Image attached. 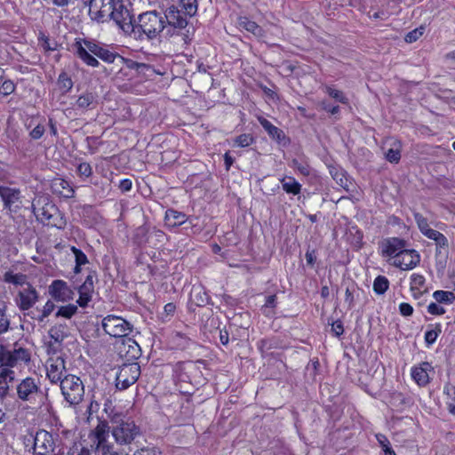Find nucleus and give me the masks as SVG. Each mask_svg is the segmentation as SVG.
I'll list each match as a JSON object with an SVG mask.
<instances>
[{"mask_svg":"<svg viewBox=\"0 0 455 455\" xmlns=\"http://www.w3.org/2000/svg\"><path fill=\"white\" fill-rule=\"evenodd\" d=\"M389 287V282L384 275H379L373 282V291L377 294H384Z\"/></svg>","mask_w":455,"mask_h":455,"instance_id":"obj_37","label":"nucleus"},{"mask_svg":"<svg viewBox=\"0 0 455 455\" xmlns=\"http://www.w3.org/2000/svg\"><path fill=\"white\" fill-rule=\"evenodd\" d=\"M55 308V305L54 303L52 301V300H48L43 309H42V312L41 313H38L37 315L36 316H33V318H35L36 320H37L38 322H44V319L46 317H48L52 313V311L54 310Z\"/></svg>","mask_w":455,"mask_h":455,"instance_id":"obj_43","label":"nucleus"},{"mask_svg":"<svg viewBox=\"0 0 455 455\" xmlns=\"http://www.w3.org/2000/svg\"><path fill=\"white\" fill-rule=\"evenodd\" d=\"M355 291V288L354 286L347 287L346 289V297H345V302L348 305V308H352L355 305V297L354 292Z\"/></svg>","mask_w":455,"mask_h":455,"instance_id":"obj_57","label":"nucleus"},{"mask_svg":"<svg viewBox=\"0 0 455 455\" xmlns=\"http://www.w3.org/2000/svg\"><path fill=\"white\" fill-rule=\"evenodd\" d=\"M49 335L54 341L61 342L68 336V328L65 324L55 325L50 329Z\"/></svg>","mask_w":455,"mask_h":455,"instance_id":"obj_31","label":"nucleus"},{"mask_svg":"<svg viewBox=\"0 0 455 455\" xmlns=\"http://www.w3.org/2000/svg\"><path fill=\"white\" fill-rule=\"evenodd\" d=\"M109 437V427L106 422H100L90 434L92 447L94 448L95 455H128L119 454L114 451V447L108 441Z\"/></svg>","mask_w":455,"mask_h":455,"instance_id":"obj_6","label":"nucleus"},{"mask_svg":"<svg viewBox=\"0 0 455 455\" xmlns=\"http://www.w3.org/2000/svg\"><path fill=\"white\" fill-rule=\"evenodd\" d=\"M253 142V138L251 134L243 133L235 138V143L241 147L245 148L250 146Z\"/></svg>","mask_w":455,"mask_h":455,"instance_id":"obj_49","label":"nucleus"},{"mask_svg":"<svg viewBox=\"0 0 455 455\" xmlns=\"http://www.w3.org/2000/svg\"><path fill=\"white\" fill-rule=\"evenodd\" d=\"M97 57L107 63H114L116 60H118L120 63L124 61V59L121 55L116 52H110L106 47L101 50Z\"/></svg>","mask_w":455,"mask_h":455,"instance_id":"obj_32","label":"nucleus"},{"mask_svg":"<svg viewBox=\"0 0 455 455\" xmlns=\"http://www.w3.org/2000/svg\"><path fill=\"white\" fill-rule=\"evenodd\" d=\"M77 173L80 177L89 178L92 173V166L89 163H81L77 166Z\"/></svg>","mask_w":455,"mask_h":455,"instance_id":"obj_53","label":"nucleus"},{"mask_svg":"<svg viewBox=\"0 0 455 455\" xmlns=\"http://www.w3.org/2000/svg\"><path fill=\"white\" fill-rule=\"evenodd\" d=\"M237 25L240 28L245 29L258 37L263 36L262 28L256 22L249 20L247 17H240L238 19Z\"/></svg>","mask_w":455,"mask_h":455,"instance_id":"obj_28","label":"nucleus"},{"mask_svg":"<svg viewBox=\"0 0 455 455\" xmlns=\"http://www.w3.org/2000/svg\"><path fill=\"white\" fill-rule=\"evenodd\" d=\"M39 299L38 292L31 285L20 291L16 297L17 307L21 311H26L33 307Z\"/></svg>","mask_w":455,"mask_h":455,"instance_id":"obj_18","label":"nucleus"},{"mask_svg":"<svg viewBox=\"0 0 455 455\" xmlns=\"http://www.w3.org/2000/svg\"><path fill=\"white\" fill-rule=\"evenodd\" d=\"M52 191L65 198H72L75 196V190L69 182L62 178H55L51 183Z\"/></svg>","mask_w":455,"mask_h":455,"instance_id":"obj_22","label":"nucleus"},{"mask_svg":"<svg viewBox=\"0 0 455 455\" xmlns=\"http://www.w3.org/2000/svg\"><path fill=\"white\" fill-rule=\"evenodd\" d=\"M164 17H165L163 19L164 29L167 28L168 35L180 36L185 43L190 40L188 36L189 29H186L188 20L181 11L172 6L164 13Z\"/></svg>","mask_w":455,"mask_h":455,"instance_id":"obj_4","label":"nucleus"},{"mask_svg":"<svg viewBox=\"0 0 455 455\" xmlns=\"http://www.w3.org/2000/svg\"><path fill=\"white\" fill-rule=\"evenodd\" d=\"M186 14L193 16L196 13L198 8V0H180Z\"/></svg>","mask_w":455,"mask_h":455,"instance_id":"obj_44","label":"nucleus"},{"mask_svg":"<svg viewBox=\"0 0 455 455\" xmlns=\"http://www.w3.org/2000/svg\"><path fill=\"white\" fill-rule=\"evenodd\" d=\"M395 148H389L386 153V158L390 163H398L401 158L400 143H395Z\"/></svg>","mask_w":455,"mask_h":455,"instance_id":"obj_45","label":"nucleus"},{"mask_svg":"<svg viewBox=\"0 0 455 455\" xmlns=\"http://www.w3.org/2000/svg\"><path fill=\"white\" fill-rule=\"evenodd\" d=\"M331 174L332 178L336 180L337 184H339L347 191L350 190V186L352 185V182L342 171H335L334 172L331 171Z\"/></svg>","mask_w":455,"mask_h":455,"instance_id":"obj_35","label":"nucleus"},{"mask_svg":"<svg viewBox=\"0 0 455 455\" xmlns=\"http://www.w3.org/2000/svg\"><path fill=\"white\" fill-rule=\"evenodd\" d=\"M102 327L111 337L127 336L132 331V324L124 318L116 315H107L102 320Z\"/></svg>","mask_w":455,"mask_h":455,"instance_id":"obj_7","label":"nucleus"},{"mask_svg":"<svg viewBox=\"0 0 455 455\" xmlns=\"http://www.w3.org/2000/svg\"><path fill=\"white\" fill-rule=\"evenodd\" d=\"M441 332L440 328L432 329L427 331L425 333V341L427 345H432L435 342L439 333Z\"/></svg>","mask_w":455,"mask_h":455,"instance_id":"obj_54","label":"nucleus"},{"mask_svg":"<svg viewBox=\"0 0 455 455\" xmlns=\"http://www.w3.org/2000/svg\"><path fill=\"white\" fill-rule=\"evenodd\" d=\"M97 392H95L93 395H92V401L87 408V412L90 415H92L93 412H97L99 408H100V403L99 401L97 400Z\"/></svg>","mask_w":455,"mask_h":455,"instance_id":"obj_59","label":"nucleus"},{"mask_svg":"<svg viewBox=\"0 0 455 455\" xmlns=\"http://www.w3.org/2000/svg\"><path fill=\"white\" fill-rule=\"evenodd\" d=\"M190 299L196 306L204 307L209 302L210 298L202 287L194 286L190 293Z\"/></svg>","mask_w":455,"mask_h":455,"instance_id":"obj_29","label":"nucleus"},{"mask_svg":"<svg viewBox=\"0 0 455 455\" xmlns=\"http://www.w3.org/2000/svg\"><path fill=\"white\" fill-rule=\"evenodd\" d=\"M4 281L15 285H23L27 283V275L20 273L15 274L12 271H8L4 275Z\"/></svg>","mask_w":455,"mask_h":455,"instance_id":"obj_33","label":"nucleus"},{"mask_svg":"<svg viewBox=\"0 0 455 455\" xmlns=\"http://www.w3.org/2000/svg\"><path fill=\"white\" fill-rule=\"evenodd\" d=\"M118 187L122 192H128L132 189V182L130 179H124L120 181Z\"/></svg>","mask_w":455,"mask_h":455,"instance_id":"obj_64","label":"nucleus"},{"mask_svg":"<svg viewBox=\"0 0 455 455\" xmlns=\"http://www.w3.org/2000/svg\"><path fill=\"white\" fill-rule=\"evenodd\" d=\"M407 247V242L398 237H388L381 242L380 248L383 256L394 259Z\"/></svg>","mask_w":455,"mask_h":455,"instance_id":"obj_17","label":"nucleus"},{"mask_svg":"<svg viewBox=\"0 0 455 455\" xmlns=\"http://www.w3.org/2000/svg\"><path fill=\"white\" fill-rule=\"evenodd\" d=\"M376 439H377L379 446L382 448V450L384 451V455H388V452L395 451L391 447L389 440L387 439V437L385 435L380 434V433L377 434Z\"/></svg>","mask_w":455,"mask_h":455,"instance_id":"obj_46","label":"nucleus"},{"mask_svg":"<svg viewBox=\"0 0 455 455\" xmlns=\"http://www.w3.org/2000/svg\"><path fill=\"white\" fill-rule=\"evenodd\" d=\"M164 13L156 11L142 12L134 19L131 38L137 41H152L164 30Z\"/></svg>","mask_w":455,"mask_h":455,"instance_id":"obj_2","label":"nucleus"},{"mask_svg":"<svg viewBox=\"0 0 455 455\" xmlns=\"http://www.w3.org/2000/svg\"><path fill=\"white\" fill-rule=\"evenodd\" d=\"M45 132L44 126L42 124H37L29 133L30 137L33 140H39L42 138Z\"/></svg>","mask_w":455,"mask_h":455,"instance_id":"obj_60","label":"nucleus"},{"mask_svg":"<svg viewBox=\"0 0 455 455\" xmlns=\"http://www.w3.org/2000/svg\"><path fill=\"white\" fill-rule=\"evenodd\" d=\"M427 312L434 315H441L445 313V309L443 307L437 305L436 303L431 302L427 306Z\"/></svg>","mask_w":455,"mask_h":455,"instance_id":"obj_58","label":"nucleus"},{"mask_svg":"<svg viewBox=\"0 0 455 455\" xmlns=\"http://www.w3.org/2000/svg\"><path fill=\"white\" fill-rule=\"evenodd\" d=\"M74 48L76 50V54L77 57L83 60L86 65L90 67H98L100 65V62L97 60V59L91 53L87 52V49H85L81 42V40H76L74 44Z\"/></svg>","mask_w":455,"mask_h":455,"instance_id":"obj_23","label":"nucleus"},{"mask_svg":"<svg viewBox=\"0 0 455 455\" xmlns=\"http://www.w3.org/2000/svg\"><path fill=\"white\" fill-rule=\"evenodd\" d=\"M42 394L38 379L27 377L21 379L16 386V395L22 402L35 401Z\"/></svg>","mask_w":455,"mask_h":455,"instance_id":"obj_9","label":"nucleus"},{"mask_svg":"<svg viewBox=\"0 0 455 455\" xmlns=\"http://www.w3.org/2000/svg\"><path fill=\"white\" fill-rule=\"evenodd\" d=\"M57 84L63 93H67L73 87V81L71 77L65 72L60 74Z\"/></svg>","mask_w":455,"mask_h":455,"instance_id":"obj_38","label":"nucleus"},{"mask_svg":"<svg viewBox=\"0 0 455 455\" xmlns=\"http://www.w3.org/2000/svg\"><path fill=\"white\" fill-rule=\"evenodd\" d=\"M165 225L170 228H176L187 221V216L181 212L173 209H169L165 212Z\"/></svg>","mask_w":455,"mask_h":455,"instance_id":"obj_24","label":"nucleus"},{"mask_svg":"<svg viewBox=\"0 0 455 455\" xmlns=\"http://www.w3.org/2000/svg\"><path fill=\"white\" fill-rule=\"evenodd\" d=\"M420 261V256L415 250L405 248L396 259H394L393 265L403 270L414 268Z\"/></svg>","mask_w":455,"mask_h":455,"instance_id":"obj_19","label":"nucleus"},{"mask_svg":"<svg viewBox=\"0 0 455 455\" xmlns=\"http://www.w3.org/2000/svg\"><path fill=\"white\" fill-rule=\"evenodd\" d=\"M433 366L427 363L423 362L419 365H415L411 370L412 379L419 386L426 387L430 381V373H434Z\"/></svg>","mask_w":455,"mask_h":455,"instance_id":"obj_20","label":"nucleus"},{"mask_svg":"<svg viewBox=\"0 0 455 455\" xmlns=\"http://www.w3.org/2000/svg\"><path fill=\"white\" fill-rule=\"evenodd\" d=\"M94 278L93 274H89L84 283L78 288L79 298L76 302L82 307H86L92 299L94 291Z\"/></svg>","mask_w":455,"mask_h":455,"instance_id":"obj_21","label":"nucleus"},{"mask_svg":"<svg viewBox=\"0 0 455 455\" xmlns=\"http://www.w3.org/2000/svg\"><path fill=\"white\" fill-rule=\"evenodd\" d=\"M77 312V307L74 304L60 307L56 312V316L70 319Z\"/></svg>","mask_w":455,"mask_h":455,"instance_id":"obj_41","label":"nucleus"},{"mask_svg":"<svg viewBox=\"0 0 455 455\" xmlns=\"http://www.w3.org/2000/svg\"><path fill=\"white\" fill-rule=\"evenodd\" d=\"M55 450L54 438L46 430H39L34 436V455H51Z\"/></svg>","mask_w":455,"mask_h":455,"instance_id":"obj_15","label":"nucleus"},{"mask_svg":"<svg viewBox=\"0 0 455 455\" xmlns=\"http://www.w3.org/2000/svg\"><path fill=\"white\" fill-rule=\"evenodd\" d=\"M84 47L87 49V52L94 56H97L101 50L104 48L103 45H101L99 43H96L92 40L88 39H80Z\"/></svg>","mask_w":455,"mask_h":455,"instance_id":"obj_39","label":"nucleus"},{"mask_svg":"<svg viewBox=\"0 0 455 455\" xmlns=\"http://www.w3.org/2000/svg\"><path fill=\"white\" fill-rule=\"evenodd\" d=\"M76 106L80 109H93L97 106V96L92 92H86L79 96Z\"/></svg>","mask_w":455,"mask_h":455,"instance_id":"obj_27","label":"nucleus"},{"mask_svg":"<svg viewBox=\"0 0 455 455\" xmlns=\"http://www.w3.org/2000/svg\"><path fill=\"white\" fill-rule=\"evenodd\" d=\"M33 212L44 225L62 228L65 221L58 208L47 199H38L32 203Z\"/></svg>","mask_w":455,"mask_h":455,"instance_id":"obj_3","label":"nucleus"},{"mask_svg":"<svg viewBox=\"0 0 455 455\" xmlns=\"http://www.w3.org/2000/svg\"><path fill=\"white\" fill-rule=\"evenodd\" d=\"M31 360V353L28 349L15 343L9 349L0 345V379L8 385H12L15 379V371L12 368L28 365Z\"/></svg>","mask_w":455,"mask_h":455,"instance_id":"obj_1","label":"nucleus"},{"mask_svg":"<svg viewBox=\"0 0 455 455\" xmlns=\"http://www.w3.org/2000/svg\"><path fill=\"white\" fill-rule=\"evenodd\" d=\"M331 331L336 337H339L344 332V328L341 321H335L331 324Z\"/></svg>","mask_w":455,"mask_h":455,"instance_id":"obj_63","label":"nucleus"},{"mask_svg":"<svg viewBox=\"0 0 455 455\" xmlns=\"http://www.w3.org/2000/svg\"><path fill=\"white\" fill-rule=\"evenodd\" d=\"M133 455H161V451L155 447H144L136 451Z\"/></svg>","mask_w":455,"mask_h":455,"instance_id":"obj_56","label":"nucleus"},{"mask_svg":"<svg viewBox=\"0 0 455 455\" xmlns=\"http://www.w3.org/2000/svg\"><path fill=\"white\" fill-rule=\"evenodd\" d=\"M52 298L59 302H67L74 299L75 292L63 280H54L49 286Z\"/></svg>","mask_w":455,"mask_h":455,"instance_id":"obj_16","label":"nucleus"},{"mask_svg":"<svg viewBox=\"0 0 455 455\" xmlns=\"http://www.w3.org/2000/svg\"><path fill=\"white\" fill-rule=\"evenodd\" d=\"M84 47L87 49V52L94 56H97L101 50L104 48L103 45H101L99 43H96L92 40L88 39H80Z\"/></svg>","mask_w":455,"mask_h":455,"instance_id":"obj_40","label":"nucleus"},{"mask_svg":"<svg viewBox=\"0 0 455 455\" xmlns=\"http://www.w3.org/2000/svg\"><path fill=\"white\" fill-rule=\"evenodd\" d=\"M71 251L75 255L76 263L78 266H83L88 263L87 256L80 250L75 246L71 247Z\"/></svg>","mask_w":455,"mask_h":455,"instance_id":"obj_51","label":"nucleus"},{"mask_svg":"<svg viewBox=\"0 0 455 455\" xmlns=\"http://www.w3.org/2000/svg\"><path fill=\"white\" fill-rule=\"evenodd\" d=\"M112 435L117 443L130 444L140 435V428L133 421H121L113 428Z\"/></svg>","mask_w":455,"mask_h":455,"instance_id":"obj_12","label":"nucleus"},{"mask_svg":"<svg viewBox=\"0 0 455 455\" xmlns=\"http://www.w3.org/2000/svg\"><path fill=\"white\" fill-rule=\"evenodd\" d=\"M0 199L4 209L11 212H17L22 207V196L18 188L0 187Z\"/></svg>","mask_w":455,"mask_h":455,"instance_id":"obj_14","label":"nucleus"},{"mask_svg":"<svg viewBox=\"0 0 455 455\" xmlns=\"http://www.w3.org/2000/svg\"><path fill=\"white\" fill-rule=\"evenodd\" d=\"M290 166L298 171L303 176H309L311 174V167L307 161H300L297 158L291 160Z\"/></svg>","mask_w":455,"mask_h":455,"instance_id":"obj_34","label":"nucleus"},{"mask_svg":"<svg viewBox=\"0 0 455 455\" xmlns=\"http://www.w3.org/2000/svg\"><path fill=\"white\" fill-rule=\"evenodd\" d=\"M434 241L436 243L437 250L446 249L448 247V240L442 233H440Z\"/></svg>","mask_w":455,"mask_h":455,"instance_id":"obj_62","label":"nucleus"},{"mask_svg":"<svg viewBox=\"0 0 455 455\" xmlns=\"http://www.w3.org/2000/svg\"><path fill=\"white\" fill-rule=\"evenodd\" d=\"M433 298L438 303L451 304L455 300V293L446 291H435L433 293Z\"/></svg>","mask_w":455,"mask_h":455,"instance_id":"obj_36","label":"nucleus"},{"mask_svg":"<svg viewBox=\"0 0 455 455\" xmlns=\"http://www.w3.org/2000/svg\"><path fill=\"white\" fill-rule=\"evenodd\" d=\"M140 375V367L139 363L123 364L116 374V387L120 390H124L133 385Z\"/></svg>","mask_w":455,"mask_h":455,"instance_id":"obj_8","label":"nucleus"},{"mask_svg":"<svg viewBox=\"0 0 455 455\" xmlns=\"http://www.w3.org/2000/svg\"><path fill=\"white\" fill-rule=\"evenodd\" d=\"M173 342L177 347L180 349H185L189 347L192 340L186 334L177 332L173 337Z\"/></svg>","mask_w":455,"mask_h":455,"instance_id":"obj_42","label":"nucleus"},{"mask_svg":"<svg viewBox=\"0 0 455 455\" xmlns=\"http://www.w3.org/2000/svg\"><path fill=\"white\" fill-rule=\"evenodd\" d=\"M109 20H112L125 35L131 36L134 19L122 2L116 1L113 14H111Z\"/></svg>","mask_w":455,"mask_h":455,"instance_id":"obj_10","label":"nucleus"},{"mask_svg":"<svg viewBox=\"0 0 455 455\" xmlns=\"http://www.w3.org/2000/svg\"><path fill=\"white\" fill-rule=\"evenodd\" d=\"M400 314L403 316H410L413 313V307L409 304L403 302L399 305Z\"/></svg>","mask_w":455,"mask_h":455,"instance_id":"obj_61","label":"nucleus"},{"mask_svg":"<svg viewBox=\"0 0 455 455\" xmlns=\"http://www.w3.org/2000/svg\"><path fill=\"white\" fill-rule=\"evenodd\" d=\"M258 121L273 140L281 141L285 138L283 132L265 117L259 116Z\"/></svg>","mask_w":455,"mask_h":455,"instance_id":"obj_25","label":"nucleus"},{"mask_svg":"<svg viewBox=\"0 0 455 455\" xmlns=\"http://www.w3.org/2000/svg\"><path fill=\"white\" fill-rule=\"evenodd\" d=\"M325 92L333 99H335L337 101L347 104V98L343 94L342 92L333 89L330 86H327L325 88Z\"/></svg>","mask_w":455,"mask_h":455,"instance_id":"obj_48","label":"nucleus"},{"mask_svg":"<svg viewBox=\"0 0 455 455\" xmlns=\"http://www.w3.org/2000/svg\"><path fill=\"white\" fill-rule=\"evenodd\" d=\"M15 91V84L12 80H5L0 85V94L8 96Z\"/></svg>","mask_w":455,"mask_h":455,"instance_id":"obj_52","label":"nucleus"},{"mask_svg":"<svg viewBox=\"0 0 455 455\" xmlns=\"http://www.w3.org/2000/svg\"><path fill=\"white\" fill-rule=\"evenodd\" d=\"M283 191L297 196L301 191V185L293 177H284L280 180Z\"/></svg>","mask_w":455,"mask_h":455,"instance_id":"obj_30","label":"nucleus"},{"mask_svg":"<svg viewBox=\"0 0 455 455\" xmlns=\"http://www.w3.org/2000/svg\"><path fill=\"white\" fill-rule=\"evenodd\" d=\"M46 376L52 384H58L67 374L66 363L61 356H52L46 361Z\"/></svg>","mask_w":455,"mask_h":455,"instance_id":"obj_13","label":"nucleus"},{"mask_svg":"<svg viewBox=\"0 0 455 455\" xmlns=\"http://www.w3.org/2000/svg\"><path fill=\"white\" fill-rule=\"evenodd\" d=\"M88 2L92 19L102 23L109 20L116 3L115 0H89Z\"/></svg>","mask_w":455,"mask_h":455,"instance_id":"obj_11","label":"nucleus"},{"mask_svg":"<svg viewBox=\"0 0 455 455\" xmlns=\"http://www.w3.org/2000/svg\"><path fill=\"white\" fill-rule=\"evenodd\" d=\"M414 219L417 222L418 228H419L422 234H424L426 230H427L430 228L427 219L423 217L420 213H415Z\"/></svg>","mask_w":455,"mask_h":455,"instance_id":"obj_55","label":"nucleus"},{"mask_svg":"<svg viewBox=\"0 0 455 455\" xmlns=\"http://www.w3.org/2000/svg\"><path fill=\"white\" fill-rule=\"evenodd\" d=\"M424 31L423 26L410 31L404 37L405 42L410 44L416 42L424 34Z\"/></svg>","mask_w":455,"mask_h":455,"instance_id":"obj_47","label":"nucleus"},{"mask_svg":"<svg viewBox=\"0 0 455 455\" xmlns=\"http://www.w3.org/2000/svg\"><path fill=\"white\" fill-rule=\"evenodd\" d=\"M425 283V278L419 274H412L411 276V290H419Z\"/></svg>","mask_w":455,"mask_h":455,"instance_id":"obj_50","label":"nucleus"},{"mask_svg":"<svg viewBox=\"0 0 455 455\" xmlns=\"http://www.w3.org/2000/svg\"><path fill=\"white\" fill-rule=\"evenodd\" d=\"M61 394L69 405L78 404L84 395V386L79 377L68 374L60 383Z\"/></svg>","mask_w":455,"mask_h":455,"instance_id":"obj_5","label":"nucleus"},{"mask_svg":"<svg viewBox=\"0 0 455 455\" xmlns=\"http://www.w3.org/2000/svg\"><path fill=\"white\" fill-rule=\"evenodd\" d=\"M11 330V315L8 314L7 303L0 299V335Z\"/></svg>","mask_w":455,"mask_h":455,"instance_id":"obj_26","label":"nucleus"}]
</instances>
